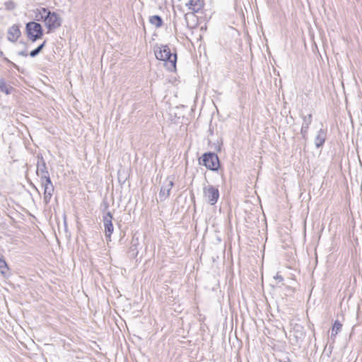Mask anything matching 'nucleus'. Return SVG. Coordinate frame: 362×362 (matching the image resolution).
Here are the masks:
<instances>
[{
	"label": "nucleus",
	"instance_id": "2eb2a0df",
	"mask_svg": "<svg viewBox=\"0 0 362 362\" xmlns=\"http://www.w3.org/2000/svg\"><path fill=\"white\" fill-rule=\"evenodd\" d=\"M149 22L152 25H155L156 28H160L163 25V20L161 17L158 15L150 16Z\"/></svg>",
	"mask_w": 362,
	"mask_h": 362
},
{
	"label": "nucleus",
	"instance_id": "393cba45",
	"mask_svg": "<svg viewBox=\"0 0 362 362\" xmlns=\"http://www.w3.org/2000/svg\"><path fill=\"white\" fill-rule=\"evenodd\" d=\"M134 245H132L130 248V250L133 252V256H136L137 255V251L136 252H134V251L136 250V248L133 249L132 247H134Z\"/></svg>",
	"mask_w": 362,
	"mask_h": 362
},
{
	"label": "nucleus",
	"instance_id": "a211bd4d",
	"mask_svg": "<svg viewBox=\"0 0 362 362\" xmlns=\"http://www.w3.org/2000/svg\"><path fill=\"white\" fill-rule=\"evenodd\" d=\"M6 270H8V267L7 263L3 258V257H0V272L3 274H6Z\"/></svg>",
	"mask_w": 362,
	"mask_h": 362
},
{
	"label": "nucleus",
	"instance_id": "20e7f679",
	"mask_svg": "<svg viewBox=\"0 0 362 362\" xmlns=\"http://www.w3.org/2000/svg\"><path fill=\"white\" fill-rule=\"evenodd\" d=\"M25 32L28 38L32 42L42 38L43 35V30L42 25L35 21H30L26 23Z\"/></svg>",
	"mask_w": 362,
	"mask_h": 362
},
{
	"label": "nucleus",
	"instance_id": "9d476101",
	"mask_svg": "<svg viewBox=\"0 0 362 362\" xmlns=\"http://www.w3.org/2000/svg\"><path fill=\"white\" fill-rule=\"evenodd\" d=\"M292 332L296 343L303 341L305 337V332L302 325L298 324L294 325Z\"/></svg>",
	"mask_w": 362,
	"mask_h": 362
},
{
	"label": "nucleus",
	"instance_id": "f03ea898",
	"mask_svg": "<svg viewBox=\"0 0 362 362\" xmlns=\"http://www.w3.org/2000/svg\"><path fill=\"white\" fill-rule=\"evenodd\" d=\"M157 59L163 61L166 69L170 71L176 70L177 54L172 53L168 45L157 47L154 50Z\"/></svg>",
	"mask_w": 362,
	"mask_h": 362
},
{
	"label": "nucleus",
	"instance_id": "9b49d317",
	"mask_svg": "<svg viewBox=\"0 0 362 362\" xmlns=\"http://www.w3.org/2000/svg\"><path fill=\"white\" fill-rule=\"evenodd\" d=\"M21 35V31L18 25H13L8 30L7 39L11 42H15L18 40Z\"/></svg>",
	"mask_w": 362,
	"mask_h": 362
},
{
	"label": "nucleus",
	"instance_id": "39448f33",
	"mask_svg": "<svg viewBox=\"0 0 362 362\" xmlns=\"http://www.w3.org/2000/svg\"><path fill=\"white\" fill-rule=\"evenodd\" d=\"M203 194L205 200L211 205H214L219 198V191L213 185L204 186Z\"/></svg>",
	"mask_w": 362,
	"mask_h": 362
},
{
	"label": "nucleus",
	"instance_id": "423d86ee",
	"mask_svg": "<svg viewBox=\"0 0 362 362\" xmlns=\"http://www.w3.org/2000/svg\"><path fill=\"white\" fill-rule=\"evenodd\" d=\"M37 176L40 177V180L50 177L47 170L45 160H44L42 154L37 155Z\"/></svg>",
	"mask_w": 362,
	"mask_h": 362
},
{
	"label": "nucleus",
	"instance_id": "6ab92c4d",
	"mask_svg": "<svg viewBox=\"0 0 362 362\" xmlns=\"http://www.w3.org/2000/svg\"><path fill=\"white\" fill-rule=\"evenodd\" d=\"M4 5L8 10H13L16 8V4L11 0L6 1Z\"/></svg>",
	"mask_w": 362,
	"mask_h": 362
},
{
	"label": "nucleus",
	"instance_id": "f257e3e1",
	"mask_svg": "<svg viewBox=\"0 0 362 362\" xmlns=\"http://www.w3.org/2000/svg\"><path fill=\"white\" fill-rule=\"evenodd\" d=\"M37 21H42L47 28V33H52L62 25V18L55 12L50 11L47 8L37 10L35 15Z\"/></svg>",
	"mask_w": 362,
	"mask_h": 362
},
{
	"label": "nucleus",
	"instance_id": "b1692460",
	"mask_svg": "<svg viewBox=\"0 0 362 362\" xmlns=\"http://www.w3.org/2000/svg\"><path fill=\"white\" fill-rule=\"evenodd\" d=\"M46 44V41H44L42 44H40L37 48L41 52L42 49L45 47Z\"/></svg>",
	"mask_w": 362,
	"mask_h": 362
},
{
	"label": "nucleus",
	"instance_id": "4468645a",
	"mask_svg": "<svg viewBox=\"0 0 362 362\" xmlns=\"http://www.w3.org/2000/svg\"><path fill=\"white\" fill-rule=\"evenodd\" d=\"M0 90L4 93L6 95L11 94V91L13 90V88L9 85H7L4 78H0Z\"/></svg>",
	"mask_w": 362,
	"mask_h": 362
},
{
	"label": "nucleus",
	"instance_id": "a878e982",
	"mask_svg": "<svg viewBox=\"0 0 362 362\" xmlns=\"http://www.w3.org/2000/svg\"><path fill=\"white\" fill-rule=\"evenodd\" d=\"M11 64H12V65H13V67H15V68H16L17 69H18V66H17V65H16V64H15L14 63H11Z\"/></svg>",
	"mask_w": 362,
	"mask_h": 362
},
{
	"label": "nucleus",
	"instance_id": "5701e85b",
	"mask_svg": "<svg viewBox=\"0 0 362 362\" xmlns=\"http://www.w3.org/2000/svg\"><path fill=\"white\" fill-rule=\"evenodd\" d=\"M18 54L19 56H23V57H27L28 55V52L26 50H22V51H19L18 52Z\"/></svg>",
	"mask_w": 362,
	"mask_h": 362
},
{
	"label": "nucleus",
	"instance_id": "bb28decb",
	"mask_svg": "<svg viewBox=\"0 0 362 362\" xmlns=\"http://www.w3.org/2000/svg\"><path fill=\"white\" fill-rule=\"evenodd\" d=\"M284 362H291L290 361H284Z\"/></svg>",
	"mask_w": 362,
	"mask_h": 362
},
{
	"label": "nucleus",
	"instance_id": "4be33fe9",
	"mask_svg": "<svg viewBox=\"0 0 362 362\" xmlns=\"http://www.w3.org/2000/svg\"><path fill=\"white\" fill-rule=\"evenodd\" d=\"M274 279L277 280L278 282H282L284 281L283 276L279 273L276 274V276H274Z\"/></svg>",
	"mask_w": 362,
	"mask_h": 362
},
{
	"label": "nucleus",
	"instance_id": "f3484780",
	"mask_svg": "<svg viewBox=\"0 0 362 362\" xmlns=\"http://www.w3.org/2000/svg\"><path fill=\"white\" fill-rule=\"evenodd\" d=\"M301 118L303 119L302 126H304L305 127H309L310 124L312 123L313 120V116L311 114H308V115H300Z\"/></svg>",
	"mask_w": 362,
	"mask_h": 362
},
{
	"label": "nucleus",
	"instance_id": "ddd939ff",
	"mask_svg": "<svg viewBox=\"0 0 362 362\" xmlns=\"http://www.w3.org/2000/svg\"><path fill=\"white\" fill-rule=\"evenodd\" d=\"M326 139V131L323 129H320L315 138V144L317 148H320L324 144Z\"/></svg>",
	"mask_w": 362,
	"mask_h": 362
},
{
	"label": "nucleus",
	"instance_id": "1a4fd4ad",
	"mask_svg": "<svg viewBox=\"0 0 362 362\" xmlns=\"http://www.w3.org/2000/svg\"><path fill=\"white\" fill-rule=\"evenodd\" d=\"M42 187H44V202L45 204L49 202L54 192V186L51 181L50 177L40 180Z\"/></svg>",
	"mask_w": 362,
	"mask_h": 362
},
{
	"label": "nucleus",
	"instance_id": "aec40b11",
	"mask_svg": "<svg viewBox=\"0 0 362 362\" xmlns=\"http://www.w3.org/2000/svg\"><path fill=\"white\" fill-rule=\"evenodd\" d=\"M308 129H309V127H305L304 126L301 127L300 134H302V136L304 139H307Z\"/></svg>",
	"mask_w": 362,
	"mask_h": 362
},
{
	"label": "nucleus",
	"instance_id": "7ed1b4c3",
	"mask_svg": "<svg viewBox=\"0 0 362 362\" xmlns=\"http://www.w3.org/2000/svg\"><path fill=\"white\" fill-rule=\"evenodd\" d=\"M199 164L204 165L210 170L216 171L218 169L220 163L217 154L207 152L204 153L202 157L199 158Z\"/></svg>",
	"mask_w": 362,
	"mask_h": 362
},
{
	"label": "nucleus",
	"instance_id": "0eeeda50",
	"mask_svg": "<svg viewBox=\"0 0 362 362\" xmlns=\"http://www.w3.org/2000/svg\"><path fill=\"white\" fill-rule=\"evenodd\" d=\"M112 219L113 216L110 211H107L103 216V221L105 227V235L107 241L111 240L110 238L114 230Z\"/></svg>",
	"mask_w": 362,
	"mask_h": 362
},
{
	"label": "nucleus",
	"instance_id": "f8f14e48",
	"mask_svg": "<svg viewBox=\"0 0 362 362\" xmlns=\"http://www.w3.org/2000/svg\"><path fill=\"white\" fill-rule=\"evenodd\" d=\"M192 13H198L204 6V0H189L186 4Z\"/></svg>",
	"mask_w": 362,
	"mask_h": 362
},
{
	"label": "nucleus",
	"instance_id": "6e6552de",
	"mask_svg": "<svg viewBox=\"0 0 362 362\" xmlns=\"http://www.w3.org/2000/svg\"><path fill=\"white\" fill-rule=\"evenodd\" d=\"M173 186V178L168 177L165 182L163 183V185L161 186L159 192V198L160 201H164L169 197L171 189Z\"/></svg>",
	"mask_w": 362,
	"mask_h": 362
},
{
	"label": "nucleus",
	"instance_id": "dca6fc26",
	"mask_svg": "<svg viewBox=\"0 0 362 362\" xmlns=\"http://www.w3.org/2000/svg\"><path fill=\"white\" fill-rule=\"evenodd\" d=\"M342 324L338 320H335L332 328L331 337H336V335L341 332Z\"/></svg>",
	"mask_w": 362,
	"mask_h": 362
},
{
	"label": "nucleus",
	"instance_id": "412c9836",
	"mask_svg": "<svg viewBox=\"0 0 362 362\" xmlns=\"http://www.w3.org/2000/svg\"><path fill=\"white\" fill-rule=\"evenodd\" d=\"M40 52V50L36 47L35 49L32 50L29 54L31 57H35L39 54Z\"/></svg>",
	"mask_w": 362,
	"mask_h": 362
}]
</instances>
